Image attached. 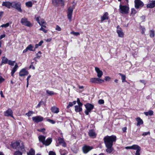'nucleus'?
I'll use <instances>...</instances> for the list:
<instances>
[{"label": "nucleus", "instance_id": "obj_60", "mask_svg": "<svg viewBox=\"0 0 155 155\" xmlns=\"http://www.w3.org/2000/svg\"><path fill=\"white\" fill-rule=\"evenodd\" d=\"M105 79L106 81H109L110 79V78L109 77L106 76L105 77Z\"/></svg>", "mask_w": 155, "mask_h": 155}, {"label": "nucleus", "instance_id": "obj_9", "mask_svg": "<svg viewBox=\"0 0 155 155\" xmlns=\"http://www.w3.org/2000/svg\"><path fill=\"white\" fill-rule=\"evenodd\" d=\"M93 148V147H92L85 145L83 147L82 150L83 152L85 153H86Z\"/></svg>", "mask_w": 155, "mask_h": 155}, {"label": "nucleus", "instance_id": "obj_27", "mask_svg": "<svg viewBox=\"0 0 155 155\" xmlns=\"http://www.w3.org/2000/svg\"><path fill=\"white\" fill-rule=\"evenodd\" d=\"M38 138L39 141L41 142L43 144L45 141V137L41 135L39 136Z\"/></svg>", "mask_w": 155, "mask_h": 155}, {"label": "nucleus", "instance_id": "obj_56", "mask_svg": "<svg viewBox=\"0 0 155 155\" xmlns=\"http://www.w3.org/2000/svg\"><path fill=\"white\" fill-rule=\"evenodd\" d=\"M49 155H56L55 153L52 151H50L49 153Z\"/></svg>", "mask_w": 155, "mask_h": 155}, {"label": "nucleus", "instance_id": "obj_49", "mask_svg": "<svg viewBox=\"0 0 155 155\" xmlns=\"http://www.w3.org/2000/svg\"><path fill=\"white\" fill-rule=\"evenodd\" d=\"M73 105V103L71 102H70L69 103L68 105L67 106V108L68 109L70 107H72Z\"/></svg>", "mask_w": 155, "mask_h": 155}, {"label": "nucleus", "instance_id": "obj_62", "mask_svg": "<svg viewBox=\"0 0 155 155\" xmlns=\"http://www.w3.org/2000/svg\"><path fill=\"white\" fill-rule=\"evenodd\" d=\"M44 42L43 41H41L38 44L40 46H41L42 44Z\"/></svg>", "mask_w": 155, "mask_h": 155}, {"label": "nucleus", "instance_id": "obj_8", "mask_svg": "<svg viewBox=\"0 0 155 155\" xmlns=\"http://www.w3.org/2000/svg\"><path fill=\"white\" fill-rule=\"evenodd\" d=\"M116 31L119 37L121 38L124 37V33L121 28L120 27L119 25H118L117 26Z\"/></svg>", "mask_w": 155, "mask_h": 155}, {"label": "nucleus", "instance_id": "obj_38", "mask_svg": "<svg viewBox=\"0 0 155 155\" xmlns=\"http://www.w3.org/2000/svg\"><path fill=\"white\" fill-rule=\"evenodd\" d=\"M41 51H39L36 54V58H39L41 56Z\"/></svg>", "mask_w": 155, "mask_h": 155}, {"label": "nucleus", "instance_id": "obj_53", "mask_svg": "<svg viewBox=\"0 0 155 155\" xmlns=\"http://www.w3.org/2000/svg\"><path fill=\"white\" fill-rule=\"evenodd\" d=\"M5 80V79L3 78L2 76H0V84L4 82Z\"/></svg>", "mask_w": 155, "mask_h": 155}, {"label": "nucleus", "instance_id": "obj_7", "mask_svg": "<svg viewBox=\"0 0 155 155\" xmlns=\"http://www.w3.org/2000/svg\"><path fill=\"white\" fill-rule=\"evenodd\" d=\"M134 2L135 7L137 9L143 7L144 5L143 3L140 0H135Z\"/></svg>", "mask_w": 155, "mask_h": 155}, {"label": "nucleus", "instance_id": "obj_5", "mask_svg": "<svg viewBox=\"0 0 155 155\" xmlns=\"http://www.w3.org/2000/svg\"><path fill=\"white\" fill-rule=\"evenodd\" d=\"M85 106L86 109V110L85 111V113L86 115H88L89 113L93 109L94 106L93 105L89 103L85 105Z\"/></svg>", "mask_w": 155, "mask_h": 155}, {"label": "nucleus", "instance_id": "obj_4", "mask_svg": "<svg viewBox=\"0 0 155 155\" xmlns=\"http://www.w3.org/2000/svg\"><path fill=\"white\" fill-rule=\"evenodd\" d=\"M119 12L123 14H127L128 13L129 8L126 5L122 6L120 4L119 6Z\"/></svg>", "mask_w": 155, "mask_h": 155}, {"label": "nucleus", "instance_id": "obj_3", "mask_svg": "<svg viewBox=\"0 0 155 155\" xmlns=\"http://www.w3.org/2000/svg\"><path fill=\"white\" fill-rule=\"evenodd\" d=\"M21 23L22 25L29 27H32L33 25V24L29 21L28 19L25 17H24L21 19Z\"/></svg>", "mask_w": 155, "mask_h": 155}, {"label": "nucleus", "instance_id": "obj_50", "mask_svg": "<svg viewBox=\"0 0 155 155\" xmlns=\"http://www.w3.org/2000/svg\"><path fill=\"white\" fill-rule=\"evenodd\" d=\"M40 31H43L44 32L46 33L47 32V30L44 29L42 27H41L39 29Z\"/></svg>", "mask_w": 155, "mask_h": 155}, {"label": "nucleus", "instance_id": "obj_17", "mask_svg": "<svg viewBox=\"0 0 155 155\" xmlns=\"http://www.w3.org/2000/svg\"><path fill=\"white\" fill-rule=\"evenodd\" d=\"M95 71L97 73V76L99 78H101L103 75L102 71H101L100 70L99 68L97 67H95Z\"/></svg>", "mask_w": 155, "mask_h": 155}, {"label": "nucleus", "instance_id": "obj_61", "mask_svg": "<svg viewBox=\"0 0 155 155\" xmlns=\"http://www.w3.org/2000/svg\"><path fill=\"white\" fill-rule=\"evenodd\" d=\"M140 81L144 85H145L146 83L145 81L144 80H140Z\"/></svg>", "mask_w": 155, "mask_h": 155}, {"label": "nucleus", "instance_id": "obj_2", "mask_svg": "<svg viewBox=\"0 0 155 155\" xmlns=\"http://www.w3.org/2000/svg\"><path fill=\"white\" fill-rule=\"evenodd\" d=\"M75 6V5H73L72 6L70 7L68 9L67 16L70 21H71L72 16V13L73 10L74 9Z\"/></svg>", "mask_w": 155, "mask_h": 155}, {"label": "nucleus", "instance_id": "obj_34", "mask_svg": "<svg viewBox=\"0 0 155 155\" xmlns=\"http://www.w3.org/2000/svg\"><path fill=\"white\" fill-rule=\"evenodd\" d=\"M27 49H28V50L32 51H35V49L34 50H33L34 47L31 44L29 45L27 47Z\"/></svg>", "mask_w": 155, "mask_h": 155}, {"label": "nucleus", "instance_id": "obj_1", "mask_svg": "<svg viewBox=\"0 0 155 155\" xmlns=\"http://www.w3.org/2000/svg\"><path fill=\"white\" fill-rule=\"evenodd\" d=\"M103 140L106 148V152L109 153H113L114 149L113 147V143L116 141L117 140L116 136L114 135L111 136H107L104 137Z\"/></svg>", "mask_w": 155, "mask_h": 155}, {"label": "nucleus", "instance_id": "obj_41", "mask_svg": "<svg viewBox=\"0 0 155 155\" xmlns=\"http://www.w3.org/2000/svg\"><path fill=\"white\" fill-rule=\"evenodd\" d=\"M70 34L74 35L75 36H78L80 35V33L78 32H75L74 31H72L70 32Z\"/></svg>", "mask_w": 155, "mask_h": 155}, {"label": "nucleus", "instance_id": "obj_28", "mask_svg": "<svg viewBox=\"0 0 155 155\" xmlns=\"http://www.w3.org/2000/svg\"><path fill=\"white\" fill-rule=\"evenodd\" d=\"M75 110L76 112H79L82 111V108L79 106L76 105L75 106Z\"/></svg>", "mask_w": 155, "mask_h": 155}, {"label": "nucleus", "instance_id": "obj_32", "mask_svg": "<svg viewBox=\"0 0 155 155\" xmlns=\"http://www.w3.org/2000/svg\"><path fill=\"white\" fill-rule=\"evenodd\" d=\"M52 3L55 6H57L58 4L59 0H51Z\"/></svg>", "mask_w": 155, "mask_h": 155}, {"label": "nucleus", "instance_id": "obj_47", "mask_svg": "<svg viewBox=\"0 0 155 155\" xmlns=\"http://www.w3.org/2000/svg\"><path fill=\"white\" fill-rule=\"evenodd\" d=\"M131 14H135L136 13V10L134 8H132L131 9Z\"/></svg>", "mask_w": 155, "mask_h": 155}, {"label": "nucleus", "instance_id": "obj_52", "mask_svg": "<svg viewBox=\"0 0 155 155\" xmlns=\"http://www.w3.org/2000/svg\"><path fill=\"white\" fill-rule=\"evenodd\" d=\"M150 133L149 131L147 132H145L142 134V135L143 136H145L148 134L150 135Z\"/></svg>", "mask_w": 155, "mask_h": 155}, {"label": "nucleus", "instance_id": "obj_51", "mask_svg": "<svg viewBox=\"0 0 155 155\" xmlns=\"http://www.w3.org/2000/svg\"><path fill=\"white\" fill-rule=\"evenodd\" d=\"M98 103L99 104H104V101L103 100L100 99L99 100Z\"/></svg>", "mask_w": 155, "mask_h": 155}, {"label": "nucleus", "instance_id": "obj_26", "mask_svg": "<svg viewBox=\"0 0 155 155\" xmlns=\"http://www.w3.org/2000/svg\"><path fill=\"white\" fill-rule=\"evenodd\" d=\"M18 68V66L17 64H16L12 71L11 74L12 76H13L14 73L17 71Z\"/></svg>", "mask_w": 155, "mask_h": 155}, {"label": "nucleus", "instance_id": "obj_43", "mask_svg": "<svg viewBox=\"0 0 155 155\" xmlns=\"http://www.w3.org/2000/svg\"><path fill=\"white\" fill-rule=\"evenodd\" d=\"M33 113V112L31 111H29L28 113L26 114V115L28 117L31 116Z\"/></svg>", "mask_w": 155, "mask_h": 155}, {"label": "nucleus", "instance_id": "obj_48", "mask_svg": "<svg viewBox=\"0 0 155 155\" xmlns=\"http://www.w3.org/2000/svg\"><path fill=\"white\" fill-rule=\"evenodd\" d=\"M141 150V148L137 150L135 153V155H140V151Z\"/></svg>", "mask_w": 155, "mask_h": 155}, {"label": "nucleus", "instance_id": "obj_54", "mask_svg": "<svg viewBox=\"0 0 155 155\" xmlns=\"http://www.w3.org/2000/svg\"><path fill=\"white\" fill-rule=\"evenodd\" d=\"M48 121L52 124H54L55 123V121L51 119H48Z\"/></svg>", "mask_w": 155, "mask_h": 155}, {"label": "nucleus", "instance_id": "obj_6", "mask_svg": "<svg viewBox=\"0 0 155 155\" xmlns=\"http://www.w3.org/2000/svg\"><path fill=\"white\" fill-rule=\"evenodd\" d=\"M12 3L14 4L12 5V7L17 9L18 12H22V10L21 8V4L20 2H13Z\"/></svg>", "mask_w": 155, "mask_h": 155}, {"label": "nucleus", "instance_id": "obj_25", "mask_svg": "<svg viewBox=\"0 0 155 155\" xmlns=\"http://www.w3.org/2000/svg\"><path fill=\"white\" fill-rule=\"evenodd\" d=\"M52 142V139L50 138H48L46 140H45L43 144L46 146H48Z\"/></svg>", "mask_w": 155, "mask_h": 155}, {"label": "nucleus", "instance_id": "obj_64", "mask_svg": "<svg viewBox=\"0 0 155 155\" xmlns=\"http://www.w3.org/2000/svg\"><path fill=\"white\" fill-rule=\"evenodd\" d=\"M0 94L2 97H4V96L3 93V92L2 91H1L0 92Z\"/></svg>", "mask_w": 155, "mask_h": 155}, {"label": "nucleus", "instance_id": "obj_19", "mask_svg": "<svg viewBox=\"0 0 155 155\" xmlns=\"http://www.w3.org/2000/svg\"><path fill=\"white\" fill-rule=\"evenodd\" d=\"M8 61V60L5 57H3L2 58L1 62L0 65L1 66L3 64H7Z\"/></svg>", "mask_w": 155, "mask_h": 155}, {"label": "nucleus", "instance_id": "obj_12", "mask_svg": "<svg viewBox=\"0 0 155 155\" xmlns=\"http://www.w3.org/2000/svg\"><path fill=\"white\" fill-rule=\"evenodd\" d=\"M13 4L12 2H3L2 3V5L8 8H10L11 7H12V5Z\"/></svg>", "mask_w": 155, "mask_h": 155}, {"label": "nucleus", "instance_id": "obj_20", "mask_svg": "<svg viewBox=\"0 0 155 155\" xmlns=\"http://www.w3.org/2000/svg\"><path fill=\"white\" fill-rule=\"evenodd\" d=\"M20 143L19 141H17L12 143V147L14 149H18L19 146L20 145Z\"/></svg>", "mask_w": 155, "mask_h": 155}, {"label": "nucleus", "instance_id": "obj_59", "mask_svg": "<svg viewBox=\"0 0 155 155\" xmlns=\"http://www.w3.org/2000/svg\"><path fill=\"white\" fill-rule=\"evenodd\" d=\"M5 34H3L2 35H1L0 36V40L2 39V38H5Z\"/></svg>", "mask_w": 155, "mask_h": 155}, {"label": "nucleus", "instance_id": "obj_29", "mask_svg": "<svg viewBox=\"0 0 155 155\" xmlns=\"http://www.w3.org/2000/svg\"><path fill=\"white\" fill-rule=\"evenodd\" d=\"M144 114L146 116H152L153 115V112L152 110H150L147 112H144Z\"/></svg>", "mask_w": 155, "mask_h": 155}, {"label": "nucleus", "instance_id": "obj_33", "mask_svg": "<svg viewBox=\"0 0 155 155\" xmlns=\"http://www.w3.org/2000/svg\"><path fill=\"white\" fill-rule=\"evenodd\" d=\"M132 149L136 150L140 148V147L137 145H133L132 146Z\"/></svg>", "mask_w": 155, "mask_h": 155}, {"label": "nucleus", "instance_id": "obj_58", "mask_svg": "<svg viewBox=\"0 0 155 155\" xmlns=\"http://www.w3.org/2000/svg\"><path fill=\"white\" fill-rule=\"evenodd\" d=\"M40 18V17L39 16L38 17L36 18V20L38 23H39V22L40 21V20H39V19Z\"/></svg>", "mask_w": 155, "mask_h": 155}, {"label": "nucleus", "instance_id": "obj_16", "mask_svg": "<svg viewBox=\"0 0 155 155\" xmlns=\"http://www.w3.org/2000/svg\"><path fill=\"white\" fill-rule=\"evenodd\" d=\"M88 134L90 137L92 138H95L97 135L94 130L93 129L90 130Z\"/></svg>", "mask_w": 155, "mask_h": 155}, {"label": "nucleus", "instance_id": "obj_13", "mask_svg": "<svg viewBox=\"0 0 155 155\" xmlns=\"http://www.w3.org/2000/svg\"><path fill=\"white\" fill-rule=\"evenodd\" d=\"M100 78H92L90 79V81L92 83H102L104 81V80H102Z\"/></svg>", "mask_w": 155, "mask_h": 155}, {"label": "nucleus", "instance_id": "obj_15", "mask_svg": "<svg viewBox=\"0 0 155 155\" xmlns=\"http://www.w3.org/2000/svg\"><path fill=\"white\" fill-rule=\"evenodd\" d=\"M107 12H105L103 15L101 17V22H102L105 20H108L109 18Z\"/></svg>", "mask_w": 155, "mask_h": 155}, {"label": "nucleus", "instance_id": "obj_42", "mask_svg": "<svg viewBox=\"0 0 155 155\" xmlns=\"http://www.w3.org/2000/svg\"><path fill=\"white\" fill-rule=\"evenodd\" d=\"M9 25V23H7L5 24H4L2 25L0 27H4V28H7L8 27Z\"/></svg>", "mask_w": 155, "mask_h": 155}, {"label": "nucleus", "instance_id": "obj_39", "mask_svg": "<svg viewBox=\"0 0 155 155\" xmlns=\"http://www.w3.org/2000/svg\"><path fill=\"white\" fill-rule=\"evenodd\" d=\"M46 93L47 94H48L50 95H52L54 94V93L53 91H50L49 90L46 91Z\"/></svg>", "mask_w": 155, "mask_h": 155}, {"label": "nucleus", "instance_id": "obj_46", "mask_svg": "<svg viewBox=\"0 0 155 155\" xmlns=\"http://www.w3.org/2000/svg\"><path fill=\"white\" fill-rule=\"evenodd\" d=\"M55 30L58 31H60L61 30V29L58 25H57L55 28Z\"/></svg>", "mask_w": 155, "mask_h": 155}, {"label": "nucleus", "instance_id": "obj_22", "mask_svg": "<svg viewBox=\"0 0 155 155\" xmlns=\"http://www.w3.org/2000/svg\"><path fill=\"white\" fill-rule=\"evenodd\" d=\"M58 141L59 143L60 144L62 145V146L63 147H65L66 146V143L64 142L63 139L59 138L58 139Z\"/></svg>", "mask_w": 155, "mask_h": 155}, {"label": "nucleus", "instance_id": "obj_18", "mask_svg": "<svg viewBox=\"0 0 155 155\" xmlns=\"http://www.w3.org/2000/svg\"><path fill=\"white\" fill-rule=\"evenodd\" d=\"M18 150H20L23 152H25L24 143L21 141H20V145L19 146Z\"/></svg>", "mask_w": 155, "mask_h": 155}, {"label": "nucleus", "instance_id": "obj_31", "mask_svg": "<svg viewBox=\"0 0 155 155\" xmlns=\"http://www.w3.org/2000/svg\"><path fill=\"white\" fill-rule=\"evenodd\" d=\"M119 74L121 77L122 82H126V77L125 75H123L121 73H119Z\"/></svg>", "mask_w": 155, "mask_h": 155}, {"label": "nucleus", "instance_id": "obj_44", "mask_svg": "<svg viewBox=\"0 0 155 155\" xmlns=\"http://www.w3.org/2000/svg\"><path fill=\"white\" fill-rule=\"evenodd\" d=\"M14 155H22V153L19 151H17L15 153Z\"/></svg>", "mask_w": 155, "mask_h": 155}, {"label": "nucleus", "instance_id": "obj_63", "mask_svg": "<svg viewBox=\"0 0 155 155\" xmlns=\"http://www.w3.org/2000/svg\"><path fill=\"white\" fill-rule=\"evenodd\" d=\"M31 75H28V77L27 79V82H29V81L30 78H31Z\"/></svg>", "mask_w": 155, "mask_h": 155}, {"label": "nucleus", "instance_id": "obj_37", "mask_svg": "<svg viewBox=\"0 0 155 155\" xmlns=\"http://www.w3.org/2000/svg\"><path fill=\"white\" fill-rule=\"evenodd\" d=\"M15 62V61H12L10 60H8V64L9 65L13 66L14 65Z\"/></svg>", "mask_w": 155, "mask_h": 155}, {"label": "nucleus", "instance_id": "obj_40", "mask_svg": "<svg viewBox=\"0 0 155 155\" xmlns=\"http://www.w3.org/2000/svg\"><path fill=\"white\" fill-rule=\"evenodd\" d=\"M41 26H42L44 24H46L45 21L43 19H41V21L39 22V23H38Z\"/></svg>", "mask_w": 155, "mask_h": 155}, {"label": "nucleus", "instance_id": "obj_30", "mask_svg": "<svg viewBox=\"0 0 155 155\" xmlns=\"http://www.w3.org/2000/svg\"><path fill=\"white\" fill-rule=\"evenodd\" d=\"M35 151L33 149H31L27 153L28 155H35Z\"/></svg>", "mask_w": 155, "mask_h": 155}, {"label": "nucleus", "instance_id": "obj_23", "mask_svg": "<svg viewBox=\"0 0 155 155\" xmlns=\"http://www.w3.org/2000/svg\"><path fill=\"white\" fill-rule=\"evenodd\" d=\"M136 120L137 121V126H138L143 124V121L140 117H138L136 118Z\"/></svg>", "mask_w": 155, "mask_h": 155}, {"label": "nucleus", "instance_id": "obj_11", "mask_svg": "<svg viewBox=\"0 0 155 155\" xmlns=\"http://www.w3.org/2000/svg\"><path fill=\"white\" fill-rule=\"evenodd\" d=\"M4 115L7 117L11 116L13 118V112L11 109H8L6 111L4 112Z\"/></svg>", "mask_w": 155, "mask_h": 155}, {"label": "nucleus", "instance_id": "obj_24", "mask_svg": "<svg viewBox=\"0 0 155 155\" xmlns=\"http://www.w3.org/2000/svg\"><path fill=\"white\" fill-rule=\"evenodd\" d=\"M51 110L53 113L57 114L59 112L58 108L57 107L55 106H53L51 107Z\"/></svg>", "mask_w": 155, "mask_h": 155}, {"label": "nucleus", "instance_id": "obj_55", "mask_svg": "<svg viewBox=\"0 0 155 155\" xmlns=\"http://www.w3.org/2000/svg\"><path fill=\"white\" fill-rule=\"evenodd\" d=\"M43 103V101H40L39 102L38 104V105H37V106L36 107L37 108L40 107L41 106V103Z\"/></svg>", "mask_w": 155, "mask_h": 155}, {"label": "nucleus", "instance_id": "obj_35", "mask_svg": "<svg viewBox=\"0 0 155 155\" xmlns=\"http://www.w3.org/2000/svg\"><path fill=\"white\" fill-rule=\"evenodd\" d=\"M155 35L154 31L153 30H151L150 31V36L151 38H153Z\"/></svg>", "mask_w": 155, "mask_h": 155}, {"label": "nucleus", "instance_id": "obj_10", "mask_svg": "<svg viewBox=\"0 0 155 155\" xmlns=\"http://www.w3.org/2000/svg\"><path fill=\"white\" fill-rule=\"evenodd\" d=\"M32 119L35 122L38 123L42 121L43 120V118L41 116H37L33 117Z\"/></svg>", "mask_w": 155, "mask_h": 155}, {"label": "nucleus", "instance_id": "obj_21", "mask_svg": "<svg viewBox=\"0 0 155 155\" xmlns=\"http://www.w3.org/2000/svg\"><path fill=\"white\" fill-rule=\"evenodd\" d=\"M147 8H153L155 7V0L152 1L151 2L148 4L147 6Z\"/></svg>", "mask_w": 155, "mask_h": 155}, {"label": "nucleus", "instance_id": "obj_57", "mask_svg": "<svg viewBox=\"0 0 155 155\" xmlns=\"http://www.w3.org/2000/svg\"><path fill=\"white\" fill-rule=\"evenodd\" d=\"M33 63H34L33 62H32L31 63V65H30V66L29 67V68H31V66H32V69H33V70L35 69V68L33 66Z\"/></svg>", "mask_w": 155, "mask_h": 155}, {"label": "nucleus", "instance_id": "obj_14", "mask_svg": "<svg viewBox=\"0 0 155 155\" xmlns=\"http://www.w3.org/2000/svg\"><path fill=\"white\" fill-rule=\"evenodd\" d=\"M28 72L25 68L22 69L19 73V75L20 77H23L28 75Z\"/></svg>", "mask_w": 155, "mask_h": 155}, {"label": "nucleus", "instance_id": "obj_45", "mask_svg": "<svg viewBox=\"0 0 155 155\" xmlns=\"http://www.w3.org/2000/svg\"><path fill=\"white\" fill-rule=\"evenodd\" d=\"M45 130V129L44 128L41 129H38L37 130L38 131L42 132L44 134H45V132L44 131Z\"/></svg>", "mask_w": 155, "mask_h": 155}, {"label": "nucleus", "instance_id": "obj_36", "mask_svg": "<svg viewBox=\"0 0 155 155\" xmlns=\"http://www.w3.org/2000/svg\"><path fill=\"white\" fill-rule=\"evenodd\" d=\"M26 5L28 7H31L32 5V4L31 2H26L25 3Z\"/></svg>", "mask_w": 155, "mask_h": 155}]
</instances>
